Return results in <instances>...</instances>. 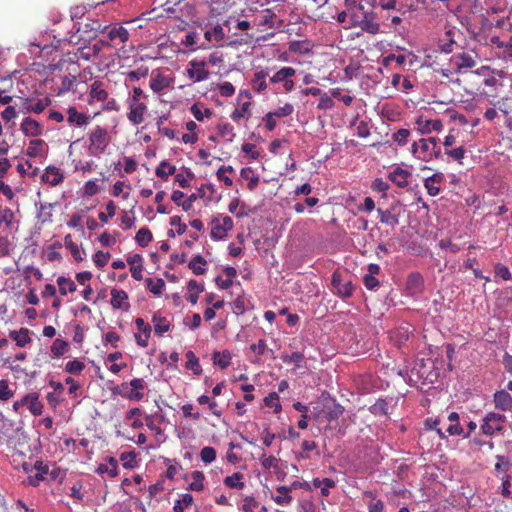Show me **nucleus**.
<instances>
[{
    "instance_id": "obj_1",
    "label": "nucleus",
    "mask_w": 512,
    "mask_h": 512,
    "mask_svg": "<svg viewBox=\"0 0 512 512\" xmlns=\"http://www.w3.org/2000/svg\"><path fill=\"white\" fill-rule=\"evenodd\" d=\"M411 153L416 159L429 162L434 158L440 157L441 148L436 137L421 138L412 143Z\"/></svg>"
},
{
    "instance_id": "obj_2",
    "label": "nucleus",
    "mask_w": 512,
    "mask_h": 512,
    "mask_svg": "<svg viewBox=\"0 0 512 512\" xmlns=\"http://www.w3.org/2000/svg\"><path fill=\"white\" fill-rule=\"evenodd\" d=\"M106 30L108 47L116 48L119 44H124L129 40V31L120 24L102 28L101 24L97 21L92 22L91 31H93V37L97 36L98 33H104Z\"/></svg>"
},
{
    "instance_id": "obj_3",
    "label": "nucleus",
    "mask_w": 512,
    "mask_h": 512,
    "mask_svg": "<svg viewBox=\"0 0 512 512\" xmlns=\"http://www.w3.org/2000/svg\"><path fill=\"white\" fill-rule=\"evenodd\" d=\"M88 140V153L95 157L102 155L110 143L107 129L99 125L88 133Z\"/></svg>"
},
{
    "instance_id": "obj_4",
    "label": "nucleus",
    "mask_w": 512,
    "mask_h": 512,
    "mask_svg": "<svg viewBox=\"0 0 512 512\" xmlns=\"http://www.w3.org/2000/svg\"><path fill=\"white\" fill-rule=\"evenodd\" d=\"M351 27H359L362 31L372 35L380 32V24L376 22V14L373 11H363L361 17L358 14H352L347 28Z\"/></svg>"
},
{
    "instance_id": "obj_5",
    "label": "nucleus",
    "mask_w": 512,
    "mask_h": 512,
    "mask_svg": "<svg viewBox=\"0 0 512 512\" xmlns=\"http://www.w3.org/2000/svg\"><path fill=\"white\" fill-rule=\"evenodd\" d=\"M506 416L496 412H489L485 415L480 425L482 433L486 436H492L495 433L504 434Z\"/></svg>"
},
{
    "instance_id": "obj_6",
    "label": "nucleus",
    "mask_w": 512,
    "mask_h": 512,
    "mask_svg": "<svg viewBox=\"0 0 512 512\" xmlns=\"http://www.w3.org/2000/svg\"><path fill=\"white\" fill-rule=\"evenodd\" d=\"M332 291L341 298H349L353 295L354 286L351 280H346L343 273L335 270L331 276Z\"/></svg>"
},
{
    "instance_id": "obj_7",
    "label": "nucleus",
    "mask_w": 512,
    "mask_h": 512,
    "mask_svg": "<svg viewBox=\"0 0 512 512\" xmlns=\"http://www.w3.org/2000/svg\"><path fill=\"white\" fill-rule=\"evenodd\" d=\"M479 61V57L475 51H463L453 55L452 62L456 66L458 72L474 68Z\"/></svg>"
},
{
    "instance_id": "obj_8",
    "label": "nucleus",
    "mask_w": 512,
    "mask_h": 512,
    "mask_svg": "<svg viewBox=\"0 0 512 512\" xmlns=\"http://www.w3.org/2000/svg\"><path fill=\"white\" fill-rule=\"evenodd\" d=\"M204 60L193 59L189 62L186 70L187 76L193 80V82H202L209 78L210 72L206 67Z\"/></svg>"
},
{
    "instance_id": "obj_9",
    "label": "nucleus",
    "mask_w": 512,
    "mask_h": 512,
    "mask_svg": "<svg viewBox=\"0 0 512 512\" xmlns=\"http://www.w3.org/2000/svg\"><path fill=\"white\" fill-rule=\"evenodd\" d=\"M128 113L127 118L133 125H140L144 119L145 114L148 110L145 101H128Z\"/></svg>"
},
{
    "instance_id": "obj_10",
    "label": "nucleus",
    "mask_w": 512,
    "mask_h": 512,
    "mask_svg": "<svg viewBox=\"0 0 512 512\" xmlns=\"http://www.w3.org/2000/svg\"><path fill=\"white\" fill-rule=\"evenodd\" d=\"M233 220L230 216H224L221 219L215 218L212 220L211 237L216 240H221L226 237L227 232L232 230Z\"/></svg>"
},
{
    "instance_id": "obj_11",
    "label": "nucleus",
    "mask_w": 512,
    "mask_h": 512,
    "mask_svg": "<svg viewBox=\"0 0 512 512\" xmlns=\"http://www.w3.org/2000/svg\"><path fill=\"white\" fill-rule=\"evenodd\" d=\"M135 325L138 330V333L134 334L135 341L138 346L146 348L148 346L149 338L152 332L151 325L140 317L136 318Z\"/></svg>"
},
{
    "instance_id": "obj_12",
    "label": "nucleus",
    "mask_w": 512,
    "mask_h": 512,
    "mask_svg": "<svg viewBox=\"0 0 512 512\" xmlns=\"http://www.w3.org/2000/svg\"><path fill=\"white\" fill-rule=\"evenodd\" d=\"M415 124L417 125V130L421 134H430L432 132L441 131L443 128V123L439 119H425L423 116H419L416 119Z\"/></svg>"
},
{
    "instance_id": "obj_13",
    "label": "nucleus",
    "mask_w": 512,
    "mask_h": 512,
    "mask_svg": "<svg viewBox=\"0 0 512 512\" xmlns=\"http://www.w3.org/2000/svg\"><path fill=\"white\" fill-rule=\"evenodd\" d=\"M110 304L115 310L127 311L130 308L127 292L121 289L113 288L111 290Z\"/></svg>"
},
{
    "instance_id": "obj_14",
    "label": "nucleus",
    "mask_w": 512,
    "mask_h": 512,
    "mask_svg": "<svg viewBox=\"0 0 512 512\" xmlns=\"http://www.w3.org/2000/svg\"><path fill=\"white\" fill-rule=\"evenodd\" d=\"M108 47V41L100 39L89 47H82L79 49L80 57L84 60H91L97 58L104 48Z\"/></svg>"
},
{
    "instance_id": "obj_15",
    "label": "nucleus",
    "mask_w": 512,
    "mask_h": 512,
    "mask_svg": "<svg viewBox=\"0 0 512 512\" xmlns=\"http://www.w3.org/2000/svg\"><path fill=\"white\" fill-rule=\"evenodd\" d=\"M41 180L51 186H57L64 181V175L58 167L50 165L46 167Z\"/></svg>"
},
{
    "instance_id": "obj_16",
    "label": "nucleus",
    "mask_w": 512,
    "mask_h": 512,
    "mask_svg": "<svg viewBox=\"0 0 512 512\" xmlns=\"http://www.w3.org/2000/svg\"><path fill=\"white\" fill-rule=\"evenodd\" d=\"M493 402L497 410L506 412L512 409V396L504 389L494 393Z\"/></svg>"
},
{
    "instance_id": "obj_17",
    "label": "nucleus",
    "mask_w": 512,
    "mask_h": 512,
    "mask_svg": "<svg viewBox=\"0 0 512 512\" xmlns=\"http://www.w3.org/2000/svg\"><path fill=\"white\" fill-rule=\"evenodd\" d=\"M67 122L71 126L84 127L90 122V116L79 112L75 107H69L67 109Z\"/></svg>"
},
{
    "instance_id": "obj_18",
    "label": "nucleus",
    "mask_w": 512,
    "mask_h": 512,
    "mask_svg": "<svg viewBox=\"0 0 512 512\" xmlns=\"http://www.w3.org/2000/svg\"><path fill=\"white\" fill-rule=\"evenodd\" d=\"M411 173L401 167H396L388 174V179L399 188H406L409 185Z\"/></svg>"
},
{
    "instance_id": "obj_19",
    "label": "nucleus",
    "mask_w": 512,
    "mask_h": 512,
    "mask_svg": "<svg viewBox=\"0 0 512 512\" xmlns=\"http://www.w3.org/2000/svg\"><path fill=\"white\" fill-rule=\"evenodd\" d=\"M20 129L28 137H37L43 133L42 125L31 117H26L23 120Z\"/></svg>"
},
{
    "instance_id": "obj_20",
    "label": "nucleus",
    "mask_w": 512,
    "mask_h": 512,
    "mask_svg": "<svg viewBox=\"0 0 512 512\" xmlns=\"http://www.w3.org/2000/svg\"><path fill=\"white\" fill-rule=\"evenodd\" d=\"M24 404L27 406L30 413L34 416H39L43 412V404L39 400V393L31 392L24 396Z\"/></svg>"
},
{
    "instance_id": "obj_21",
    "label": "nucleus",
    "mask_w": 512,
    "mask_h": 512,
    "mask_svg": "<svg viewBox=\"0 0 512 512\" xmlns=\"http://www.w3.org/2000/svg\"><path fill=\"white\" fill-rule=\"evenodd\" d=\"M129 385L132 388L131 391L121 395L130 400H142L144 394L140 392V390H143L145 388V381L142 378H134L130 381Z\"/></svg>"
},
{
    "instance_id": "obj_22",
    "label": "nucleus",
    "mask_w": 512,
    "mask_h": 512,
    "mask_svg": "<svg viewBox=\"0 0 512 512\" xmlns=\"http://www.w3.org/2000/svg\"><path fill=\"white\" fill-rule=\"evenodd\" d=\"M444 180V176L441 173H435L430 177H427L424 180V187L427 190V193L430 196H437L440 192V187L438 186Z\"/></svg>"
},
{
    "instance_id": "obj_23",
    "label": "nucleus",
    "mask_w": 512,
    "mask_h": 512,
    "mask_svg": "<svg viewBox=\"0 0 512 512\" xmlns=\"http://www.w3.org/2000/svg\"><path fill=\"white\" fill-rule=\"evenodd\" d=\"M232 353L225 349L223 351H215L212 354V362L215 366L224 370L231 365Z\"/></svg>"
},
{
    "instance_id": "obj_24",
    "label": "nucleus",
    "mask_w": 512,
    "mask_h": 512,
    "mask_svg": "<svg viewBox=\"0 0 512 512\" xmlns=\"http://www.w3.org/2000/svg\"><path fill=\"white\" fill-rule=\"evenodd\" d=\"M9 337L16 343L18 347H25L31 343L30 331L28 328H20L19 330H11Z\"/></svg>"
},
{
    "instance_id": "obj_25",
    "label": "nucleus",
    "mask_w": 512,
    "mask_h": 512,
    "mask_svg": "<svg viewBox=\"0 0 512 512\" xmlns=\"http://www.w3.org/2000/svg\"><path fill=\"white\" fill-rule=\"evenodd\" d=\"M171 83V78L164 76L161 73H157L150 79V88L153 92L160 93L163 90L167 89L171 85Z\"/></svg>"
},
{
    "instance_id": "obj_26",
    "label": "nucleus",
    "mask_w": 512,
    "mask_h": 512,
    "mask_svg": "<svg viewBox=\"0 0 512 512\" xmlns=\"http://www.w3.org/2000/svg\"><path fill=\"white\" fill-rule=\"evenodd\" d=\"M152 323L154 325L155 334L160 337L170 330V322L166 317L162 316L160 312L153 314Z\"/></svg>"
},
{
    "instance_id": "obj_27",
    "label": "nucleus",
    "mask_w": 512,
    "mask_h": 512,
    "mask_svg": "<svg viewBox=\"0 0 512 512\" xmlns=\"http://www.w3.org/2000/svg\"><path fill=\"white\" fill-rule=\"evenodd\" d=\"M269 76L268 70H260L254 73L252 79V88L257 93H262L267 89L266 78Z\"/></svg>"
},
{
    "instance_id": "obj_28",
    "label": "nucleus",
    "mask_w": 512,
    "mask_h": 512,
    "mask_svg": "<svg viewBox=\"0 0 512 512\" xmlns=\"http://www.w3.org/2000/svg\"><path fill=\"white\" fill-rule=\"evenodd\" d=\"M296 70L293 67L285 66L269 77V82L272 84L283 83L288 78L294 77Z\"/></svg>"
},
{
    "instance_id": "obj_29",
    "label": "nucleus",
    "mask_w": 512,
    "mask_h": 512,
    "mask_svg": "<svg viewBox=\"0 0 512 512\" xmlns=\"http://www.w3.org/2000/svg\"><path fill=\"white\" fill-rule=\"evenodd\" d=\"M393 211V206L386 210L378 208L377 212L380 218V222L389 225L392 228L396 227L399 224V218L396 214H394Z\"/></svg>"
},
{
    "instance_id": "obj_30",
    "label": "nucleus",
    "mask_w": 512,
    "mask_h": 512,
    "mask_svg": "<svg viewBox=\"0 0 512 512\" xmlns=\"http://www.w3.org/2000/svg\"><path fill=\"white\" fill-rule=\"evenodd\" d=\"M204 37L210 43L219 44L224 41L225 32L223 27L220 24H217L210 30H207L204 33Z\"/></svg>"
},
{
    "instance_id": "obj_31",
    "label": "nucleus",
    "mask_w": 512,
    "mask_h": 512,
    "mask_svg": "<svg viewBox=\"0 0 512 512\" xmlns=\"http://www.w3.org/2000/svg\"><path fill=\"white\" fill-rule=\"evenodd\" d=\"M107 461L108 464H100L97 467L96 473L99 475L108 474L111 478H114L118 474V461L113 457H108Z\"/></svg>"
},
{
    "instance_id": "obj_32",
    "label": "nucleus",
    "mask_w": 512,
    "mask_h": 512,
    "mask_svg": "<svg viewBox=\"0 0 512 512\" xmlns=\"http://www.w3.org/2000/svg\"><path fill=\"white\" fill-rule=\"evenodd\" d=\"M188 294L186 296V299L192 304L195 305L198 301L199 294L203 292L204 286L197 282L196 280H190L188 282Z\"/></svg>"
},
{
    "instance_id": "obj_33",
    "label": "nucleus",
    "mask_w": 512,
    "mask_h": 512,
    "mask_svg": "<svg viewBox=\"0 0 512 512\" xmlns=\"http://www.w3.org/2000/svg\"><path fill=\"white\" fill-rule=\"evenodd\" d=\"M244 475L240 472H235L232 475L226 476L223 480L224 485L230 489L242 490L245 487L243 481Z\"/></svg>"
},
{
    "instance_id": "obj_34",
    "label": "nucleus",
    "mask_w": 512,
    "mask_h": 512,
    "mask_svg": "<svg viewBox=\"0 0 512 512\" xmlns=\"http://www.w3.org/2000/svg\"><path fill=\"white\" fill-rule=\"evenodd\" d=\"M56 282L62 296H66L68 293H74L77 290V286L71 278L59 276Z\"/></svg>"
},
{
    "instance_id": "obj_35",
    "label": "nucleus",
    "mask_w": 512,
    "mask_h": 512,
    "mask_svg": "<svg viewBox=\"0 0 512 512\" xmlns=\"http://www.w3.org/2000/svg\"><path fill=\"white\" fill-rule=\"evenodd\" d=\"M276 493V496H272V499L276 504L285 506L292 502V496L287 486H278L276 488Z\"/></svg>"
},
{
    "instance_id": "obj_36",
    "label": "nucleus",
    "mask_w": 512,
    "mask_h": 512,
    "mask_svg": "<svg viewBox=\"0 0 512 512\" xmlns=\"http://www.w3.org/2000/svg\"><path fill=\"white\" fill-rule=\"evenodd\" d=\"M207 261L201 255H196L189 262L188 267L192 270L195 275H204L207 271L206 269Z\"/></svg>"
},
{
    "instance_id": "obj_37",
    "label": "nucleus",
    "mask_w": 512,
    "mask_h": 512,
    "mask_svg": "<svg viewBox=\"0 0 512 512\" xmlns=\"http://www.w3.org/2000/svg\"><path fill=\"white\" fill-rule=\"evenodd\" d=\"M175 172L176 167L166 160L161 161L155 169L156 176L163 180H167V178L175 174Z\"/></svg>"
},
{
    "instance_id": "obj_38",
    "label": "nucleus",
    "mask_w": 512,
    "mask_h": 512,
    "mask_svg": "<svg viewBox=\"0 0 512 512\" xmlns=\"http://www.w3.org/2000/svg\"><path fill=\"white\" fill-rule=\"evenodd\" d=\"M64 245L70 251V253L75 261H77V262L83 261L82 251L78 247V245L73 241L71 234H67L64 237Z\"/></svg>"
},
{
    "instance_id": "obj_39",
    "label": "nucleus",
    "mask_w": 512,
    "mask_h": 512,
    "mask_svg": "<svg viewBox=\"0 0 512 512\" xmlns=\"http://www.w3.org/2000/svg\"><path fill=\"white\" fill-rule=\"evenodd\" d=\"M185 357L187 359L186 369L193 371L195 375H201L203 370L195 353L189 350L186 352Z\"/></svg>"
},
{
    "instance_id": "obj_40",
    "label": "nucleus",
    "mask_w": 512,
    "mask_h": 512,
    "mask_svg": "<svg viewBox=\"0 0 512 512\" xmlns=\"http://www.w3.org/2000/svg\"><path fill=\"white\" fill-rule=\"evenodd\" d=\"M90 96L97 101H105L108 98V92L103 88V84L95 81L90 86Z\"/></svg>"
},
{
    "instance_id": "obj_41",
    "label": "nucleus",
    "mask_w": 512,
    "mask_h": 512,
    "mask_svg": "<svg viewBox=\"0 0 512 512\" xmlns=\"http://www.w3.org/2000/svg\"><path fill=\"white\" fill-rule=\"evenodd\" d=\"M45 141L42 139H33L29 142L26 154L29 157H38L43 155Z\"/></svg>"
},
{
    "instance_id": "obj_42",
    "label": "nucleus",
    "mask_w": 512,
    "mask_h": 512,
    "mask_svg": "<svg viewBox=\"0 0 512 512\" xmlns=\"http://www.w3.org/2000/svg\"><path fill=\"white\" fill-rule=\"evenodd\" d=\"M153 235L149 228L142 227L138 230L135 236V240L141 247H147L152 241Z\"/></svg>"
},
{
    "instance_id": "obj_43",
    "label": "nucleus",
    "mask_w": 512,
    "mask_h": 512,
    "mask_svg": "<svg viewBox=\"0 0 512 512\" xmlns=\"http://www.w3.org/2000/svg\"><path fill=\"white\" fill-rule=\"evenodd\" d=\"M191 483L189 484V489L192 491H202L204 489V480L205 476L201 471H194L191 474Z\"/></svg>"
},
{
    "instance_id": "obj_44",
    "label": "nucleus",
    "mask_w": 512,
    "mask_h": 512,
    "mask_svg": "<svg viewBox=\"0 0 512 512\" xmlns=\"http://www.w3.org/2000/svg\"><path fill=\"white\" fill-rule=\"evenodd\" d=\"M193 501V496L189 493H185L182 495L181 499L175 501L173 511L184 512V509L190 507L193 504Z\"/></svg>"
},
{
    "instance_id": "obj_45",
    "label": "nucleus",
    "mask_w": 512,
    "mask_h": 512,
    "mask_svg": "<svg viewBox=\"0 0 512 512\" xmlns=\"http://www.w3.org/2000/svg\"><path fill=\"white\" fill-rule=\"evenodd\" d=\"M410 134L411 133L408 129L401 128L392 134V140L398 146L403 147V146L407 145V143L409 141Z\"/></svg>"
},
{
    "instance_id": "obj_46",
    "label": "nucleus",
    "mask_w": 512,
    "mask_h": 512,
    "mask_svg": "<svg viewBox=\"0 0 512 512\" xmlns=\"http://www.w3.org/2000/svg\"><path fill=\"white\" fill-rule=\"evenodd\" d=\"M146 286H147V289L154 295H161L162 291L165 287V282L161 278H158L156 280H154L152 278H147Z\"/></svg>"
},
{
    "instance_id": "obj_47",
    "label": "nucleus",
    "mask_w": 512,
    "mask_h": 512,
    "mask_svg": "<svg viewBox=\"0 0 512 512\" xmlns=\"http://www.w3.org/2000/svg\"><path fill=\"white\" fill-rule=\"evenodd\" d=\"M276 17V14L271 9H265L259 21V25L269 29H273L275 26Z\"/></svg>"
},
{
    "instance_id": "obj_48",
    "label": "nucleus",
    "mask_w": 512,
    "mask_h": 512,
    "mask_svg": "<svg viewBox=\"0 0 512 512\" xmlns=\"http://www.w3.org/2000/svg\"><path fill=\"white\" fill-rule=\"evenodd\" d=\"M68 347L69 345L67 341L57 338L53 341L50 349L54 356L59 357L68 350Z\"/></svg>"
},
{
    "instance_id": "obj_49",
    "label": "nucleus",
    "mask_w": 512,
    "mask_h": 512,
    "mask_svg": "<svg viewBox=\"0 0 512 512\" xmlns=\"http://www.w3.org/2000/svg\"><path fill=\"white\" fill-rule=\"evenodd\" d=\"M250 102H244L240 107L236 108L232 114L231 118L235 122H239L242 118L250 115Z\"/></svg>"
},
{
    "instance_id": "obj_50",
    "label": "nucleus",
    "mask_w": 512,
    "mask_h": 512,
    "mask_svg": "<svg viewBox=\"0 0 512 512\" xmlns=\"http://www.w3.org/2000/svg\"><path fill=\"white\" fill-rule=\"evenodd\" d=\"M218 134L226 138L228 141H233L235 137L234 127L230 123H222L217 126Z\"/></svg>"
},
{
    "instance_id": "obj_51",
    "label": "nucleus",
    "mask_w": 512,
    "mask_h": 512,
    "mask_svg": "<svg viewBox=\"0 0 512 512\" xmlns=\"http://www.w3.org/2000/svg\"><path fill=\"white\" fill-rule=\"evenodd\" d=\"M496 459H497V462L495 464V470L498 473H503L502 479H504V478H506V476H508L507 471L510 468L511 464L505 456L497 455Z\"/></svg>"
},
{
    "instance_id": "obj_52",
    "label": "nucleus",
    "mask_w": 512,
    "mask_h": 512,
    "mask_svg": "<svg viewBox=\"0 0 512 512\" xmlns=\"http://www.w3.org/2000/svg\"><path fill=\"white\" fill-rule=\"evenodd\" d=\"M200 459L205 464H210L216 459V450L213 447L205 446L200 451Z\"/></svg>"
},
{
    "instance_id": "obj_53",
    "label": "nucleus",
    "mask_w": 512,
    "mask_h": 512,
    "mask_svg": "<svg viewBox=\"0 0 512 512\" xmlns=\"http://www.w3.org/2000/svg\"><path fill=\"white\" fill-rule=\"evenodd\" d=\"M345 10L349 14V22H351V15L358 14L357 11H361L363 13L364 6L361 3H358L357 0H345L344 1Z\"/></svg>"
},
{
    "instance_id": "obj_54",
    "label": "nucleus",
    "mask_w": 512,
    "mask_h": 512,
    "mask_svg": "<svg viewBox=\"0 0 512 512\" xmlns=\"http://www.w3.org/2000/svg\"><path fill=\"white\" fill-rule=\"evenodd\" d=\"M15 214L12 209L5 207L0 209V226L5 224L6 227H11Z\"/></svg>"
},
{
    "instance_id": "obj_55",
    "label": "nucleus",
    "mask_w": 512,
    "mask_h": 512,
    "mask_svg": "<svg viewBox=\"0 0 512 512\" xmlns=\"http://www.w3.org/2000/svg\"><path fill=\"white\" fill-rule=\"evenodd\" d=\"M302 450L299 453V458L301 459H309V452L317 449V444L315 441L304 440L301 444Z\"/></svg>"
},
{
    "instance_id": "obj_56",
    "label": "nucleus",
    "mask_w": 512,
    "mask_h": 512,
    "mask_svg": "<svg viewBox=\"0 0 512 512\" xmlns=\"http://www.w3.org/2000/svg\"><path fill=\"white\" fill-rule=\"evenodd\" d=\"M85 368V364L77 359L69 361L65 365V371L70 374H80Z\"/></svg>"
},
{
    "instance_id": "obj_57",
    "label": "nucleus",
    "mask_w": 512,
    "mask_h": 512,
    "mask_svg": "<svg viewBox=\"0 0 512 512\" xmlns=\"http://www.w3.org/2000/svg\"><path fill=\"white\" fill-rule=\"evenodd\" d=\"M264 403L267 407L274 408V412L281 411V405L279 403V396L276 392H271L264 398Z\"/></svg>"
},
{
    "instance_id": "obj_58",
    "label": "nucleus",
    "mask_w": 512,
    "mask_h": 512,
    "mask_svg": "<svg viewBox=\"0 0 512 512\" xmlns=\"http://www.w3.org/2000/svg\"><path fill=\"white\" fill-rule=\"evenodd\" d=\"M250 349L258 356L264 355L267 351L273 354V350L268 349L266 341L264 339H259L257 343L251 344Z\"/></svg>"
},
{
    "instance_id": "obj_59",
    "label": "nucleus",
    "mask_w": 512,
    "mask_h": 512,
    "mask_svg": "<svg viewBox=\"0 0 512 512\" xmlns=\"http://www.w3.org/2000/svg\"><path fill=\"white\" fill-rule=\"evenodd\" d=\"M423 284V278L420 273H411L408 276L407 285L410 289L419 290Z\"/></svg>"
},
{
    "instance_id": "obj_60",
    "label": "nucleus",
    "mask_w": 512,
    "mask_h": 512,
    "mask_svg": "<svg viewBox=\"0 0 512 512\" xmlns=\"http://www.w3.org/2000/svg\"><path fill=\"white\" fill-rule=\"evenodd\" d=\"M191 113L198 121H203L205 117H210L212 111L208 108L202 110L197 104H193L190 108Z\"/></svg>"
},
{
    "instance_id": "obj_61",
    "label": "nucleus",
    "mask_w": 512,
    "mask_h": 512,
    "mask_svg": "<svg viewBox=\"0 0 512 512\" xmlns=\"http://www.w3.org/2000/svg\"><path fill=\"white\" fill-rule=\"evenodd\" d=\"M373 191L382 193L383 197H387V191L389 190V184L382 178H376L371 185Z\"/></svg>"
},
{
    "instance_id": "obj_62",
    "label": "nucleus",
    "mask_w": 512,
    "mask_h": 512,
    "mask_svg": "<svg viewBox=\"0 0 512 512\" xmlns=\"http://www.w3.org/2000/svg\"><path fill=\"white\" fill-rule=\"evenodd\" d=\"M110 259V253L109 252H103V251H97L93 255V261L95 265L99 268L104 267Z\"/></svg>"
},
{
    "instance_id": "obj_63",
    "label": "nucleus",
    "mask_w": 512,
    "mask_h": 512,
    "mask_svg": "<svg viewBox=\"0 0 512 512\" xmlns=\"http://www.w3.org/2000/svg\"><path fill=\"white\" fill-rule=\"evenodd\" d=\"M371 412L375 415H387L388 403L383 399L377 400L375 404L371 407Z\"/></svg>"
},
{
    "instance_id": "obj_64",
    "label": "nucleus",
    "mask_w": 512,
    "mask_h": 512,
    "mask_svg": "<svg viewBox=\"0 0 512 512\" xmlns=\"http://www.w3.org/2000/svg\"><path fill=\"white\" fill-rule=\"evenodd\" d=\"M242 511L243 512H255V509L258 508L259 503L252 496H246L243 499Z\"/></svg>"
}]
</instances>
